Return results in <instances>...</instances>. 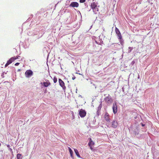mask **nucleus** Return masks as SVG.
Wrapping results in <instances>:
<instances>
[{"label":"nucleus","mask_w":159,"mask_h":159,"mask_svg":"<svg viewBox=\"0 0 159 159\" xmlns=\"http://www.w3.org/2000/svg\"><path fill=\"white\" fill-rule=\"evenodd\" d=\"M44 86L45 87H48L51 85V83L48 80H47L46 82H44L43 83Z\"/></svg>","instance_id":"obj_11"},{"label":"nucleus","mask_w":159,"mask_h":159,"mask_svg":"<svg viewBox=\"0 0 159 159\" xmlns=\"http://www.w3.org/2000/svg\"><path fill=\"white\" fill-rule=\"evenodd\" d=\"M86 114V111L82 109L79 111V114L81 117H84L85 116Z\"/></svg>","instance_id":"obj_3"},{"label":"nucleus","mask_w":159,"mask_h":159,"mask_svg":"<svg viewBox=\"0 0 159 159\" xmlns=\"http://www.w3.org/2000/svg\"><path fill=\"white\" fill-rule=\"evenodd\" d=\"M33 75V71L30 70H27L25 72V75L26 77L29 78Z\"/></svg>","instance_id":"obj_2"},{"label":"nucleus","mask_w":159,"mask_h":159,"mask_svg":"<svg viewBox=\"0 0 159 159\" xmlns=\"http://www.w3.org/2000/svg\"><path fill=\"white\" fill-rule=\"evenodd\" d=\"M92 146H89L90 147V148L91 149V150H92L93 149V148H92Z\"/></svg>","instance_id":"obj_20"},{"label":"nucleus","mask_w":159,"mask_h":159,"mask_svg":"<svg viewBox=\"0 0 159 159\" xmlns=\"http://www.w3.org/2000/svg\"><path fill=\"white\" fill-rule=\"evenodd\" d=\"M75 78H73H73H72V79H73V80H74Z\"/></svg>","instance_id":"obj_22"},{"label":"nucleus","mask_w":159,"mask_h":159,"mask_svg":"<svg viewBox=\"0 0 159 159\" xmlns=\"http://www.w3.org/2000/svg\"><path fill=\"white\" fill-rule=\"evenodd\" d=\"M19 64H20L19 63L17 62L15 64V65L16 66H18V65H19Z\"/></svg>","instance_id":"obj_19"},{"label":"nucleus","mask_w":159,"mask_h":159,"mask_svg":"<svg viewBox=\"0 0 159 159\" xmlns=\"http://www.w3.org/2000/svg\"><path fill=\"white\" fill-rule=\"evenodd\" d=\"M18 57H19V56H16V57H13L10 58L9 60H8L7 63L5 65V67L7 66L8 65L10 64H11L12 62L14 61L15 60L18 59Z\"/></svg>","instance_id":"obj_1"},{"label":"nucleus","mask_w":159,"mask_h":159,"mask_svg":"<svg viewBox=\"0 0 159 159\" xmlns=\"http://www.w3.org/2000/svg\"><path fill=\"white\" fill-rule=\"evenodd\" d=\"M112 109L114 114H116L117 111V106L116 103L113 104L112 107Z\"/></svg>","instance_id":"obj_10"},{"label":"nucleus","mask_w":159,"mask_h":159,"mask_svg":"<svg viewBox=\"0 0 159 159\" xmlns=\"http://www.w3.org/2000/svg\"><path fill=\"white\" fill-rule=\"evenodd\" d=\"M97 7V5L95 2H93L91 4V8L93 10L94 9H95Z\"/></svg>","instance_id":"obj_12"},{"label":"nucleus","mask_w":159,"mask_h":159,"mask_svg":"<svg viewBox=\"0 0 159 159\" xmlns=\"http://www.w3.org/2000/svg\"><path fill=\"white\" fill-rule=\"evenodd\" d=\"M74 151L75 152V153H76V155L79 157H80V156L79 154V153L77 150V149H74Z\"/></svg>","instance_id":"obj_14"},{"label":"nucleus","mask_w":159,"mask_h":159,"mask_svg":"<svg viewBox=\"0 0 159 159\" xmlns=\"http://www.w3.org/2000/svg\"><path fill=\"white\" fill-rule=\"evenodd\" d=\"M79 5V3L76 2H72L70 5V7H77Z\"/></svg>","instance_id":"obj_7"},{"label":"nucleus","mask_w":159,"mask_h":159,"mask_svg":"<svg viewBox=\"0 0 159 159\" xmlns=\"http://www.w3.org/2000/svg\"><path fill=\"white\" fill-rule=\"evenodd\" d=\"M58 80L60 86L65 91L66 89V87L65 86L64 82L60 79H59Z\"/></svg>","instance_id":"obj_4"},{"label":"nucleus","mask_w":159,"mask_h":159,"mask_svg":"<svg viewBox=\"0 0 159 159\" xmlns=\"http://www.w3.org/2000/svg\"><path fill=\"white\" fill-rule=\"evenodd\" d=\"M104 118L105 120L107 122L110 121V119L109 118V115L107 112H106L104 116Z\"/></svg>","instance_id":"obj_5"},{"label":"nucleus","mask_w":159,"mask_h":159,"mask_svg":"<svg viewBox=\"0 0 159 159\" xmlns=\"http://www.w3.org/2000/svg\"><path fill=\"white\" fill-rule=\"evenodd\" d=\"M85 0H80V3H84L85 2Z\"/></svg>","instance_id":"obj_18"},{"label":"nucleus","mask_w":159,"mask_h":159,"mask_svg":"<svg viewBox=\"0 0 159 159\" xmlns=\"http://www.w3.org/2000/svg\"><path fill=\"white\" fill-rule=\"evenodd\" d=\"M21 155L20 153L18 154L17 155V159H20Z\"/></svg>","instance_id":"obj_16"},{"label":"nucleus","mask_w":159,"mask_h":159,"mask_svg":"<svg viewBox=\"0 0 159 159\" xmlns=\"http://www.w3.org/2000/svg\"><path fill=\"white\" fill-rule=\"evenodd\" d=\"M131 48L130 47H129V48Z\"/></svg>","instance_id":"obj_23"},{"label":"nucleus","mask_w":159,"mask_h":159,"mask_svg":"<svg viewBox=\"0 0 159 159\" xmlns=\"http://www.w3.org/2000/svg\"><path fill=\"white\" fill-rule=\"evenodd\" d=\"M135 63V61H133L131 62V64L133 65Z\"/></svg>","instance_id":"obj_21"},{"label":"nucleus","mask_w":159,"mask_h":159,"mask_svg":"<svg viewBox=\"0 0 159 159\" xmlns=\"http://www.w3.org/2000/svg\"><path fill=\"white\" fill-rule=\"evenodd\" d=\"M68 149L69 150V151L70 152V154L71 156H72V154H73V151L69 147L68 148Z\"/></svg>","instance_id":"obj_15"},{"label":"nucleus","mask_w":159,"mask_h":159,"mask_svg":"<svg viewBox=\"0 0 159 159\" xmlns=\"http://www.w3.org/2000/svg\"><path fill=\"white\" fill-rule=\"evenodd\" d=\"M53 80V82H54V83H56L57 81V79L55 77H54Z\"/></svg>","instance_id":"obj_17"},{"label":"nucleus","mask_w":159,"mask_h":159,"mask_svg":"<svg viewBox=\"0 0 159 159\" xmlns=\"http://www.w3.org/2000/svg\"><path fill=\"white\" fill-rule=\"evenodd\" d=\"M115 31L116 33L117 34V36L118 37V39H122V36L121 34L119 29L116 27V28Z\"/></svg>","instance_id":"obj_6"},{"label":"nucleus","mask_w":159,"mask_h":159,"mask_svg":"<svg viewBox=\"0 0 159 159\" xmlns=\"http://www.w3.org/2000/svg\"><path fill=\"white\" fill-rule=\"evenodd\" d=\"M94 142L92 141L91 140V139H90V141L89 143V146H93L94 145Z\"/></svg>","instance_id":"obj_13"},{"label":"nucleus","mask_w":159,"mask_h":159,"mask_svg":"<svg viewBox=\"0 0 159 159\" xmlns=\"http://www.w3.org/2000/svg\"><path fill=\"white\" fill-rule=\"evenodd\" d=\"M118 125V123L116 120H114L112 122V127L114 128H116Z\"/></svg>","instance_id":"obj_9"},{"label":"nucleus","mask_w":159,"mask_h":159,"mask_svg":"<svg viewBox=\"0 0 159 159\" xmlns=\"http://www.w3.org/2000/svg\"><path fill=\"white\" fill-rule=\"evenodd\" d=\"M105 100L108 103H111L112 102V100L111 97L110 96L107 97L105 98Z\"/></svg>","instance_id":"obj_8"}]
</instances>
